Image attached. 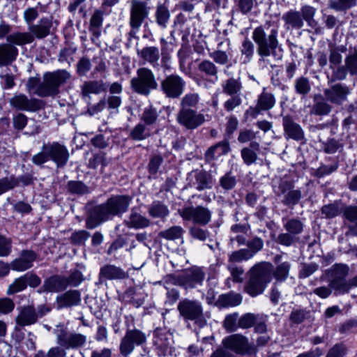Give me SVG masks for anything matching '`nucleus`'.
Instances as JSON below:
<instances>
[{
	"instance_id": "f257e3e1",
	"label": "nucleus",
	"mask_w": 357,
	"mask_h": 357,
	"mask_svg": "<svg viewBox=\"0 0 357 357\" xmlns=\"http://www.w3.org/2000/svg\"><path fill=\"white\" fill-rule=\"evenodd\" d=\"M278 34V26L271 22L256 27L252 32V38L257 45L259 62L264 66H271L268 57L276 54L280 45Z\"/></svg>"
},
{
	"instance_id": "f03ea898",
	"label": "nucleus",
	"mask_w": 357,
	"mask_h": 357,
	"mask_svg": "<svg viewBox=\"0 0 357 357\" xmlns=\"http://www.w3.org/2000/svg\"><path fill=\"white\" fill-rule=\"evenodd\" d=\"M248 280L245 283L244 291L252 297L261 294L271 281V264L259 263L248 272Z\"/></svg>"
},
{
	"instance_id": "7ed1b4c3",
	"label": "nucleus",
	"mask_w": 357,
	"mask_h": 357,
	"mask_svg": "<svg viewBox=\"0 0 357 357\" xmlns=\"http://www.w3.org/2000/svg\"><path fill=\"white\" fill-rule=\"evenodd\" d=\"M69 157V152L65 146L53 142L44 144L41 151L33 156L32 162L36 165H41L52 160L58 167H61L66 165Z\"/></svg>"
},
{
	"instance_id": "20e7f679",
	"label": "nucleus",
	"mask_w": 357,
	"mask_h": 357,
	"mask_svg": "<svg viewBox=\"0 0 357 357\" xmlns=\"http://www.w3.org/2000/svg\"><path fill=\"white\" fill-rule=\"evenodd\" d=\"M71 77L66 70H57L44 74L43 81L38 85L35 93L40 97L52 96L59 93V87Z\"/></svg>"
},
{
	"instance_id": "39448f33",
	"label": "nucleus",
	"mask_w": 357,
	"mask_h": 357,
	"mask_svg": "<svg viewBox=\"0 0 357 357\" xmlns=\"http://www.w3.org/2000/svg\"><path fill=\"white\" fill-rule=\"evenodd\" d=\"M177 310L185 321H193L199 328L206 325L207 321L204 314L202 304L199 301L183 298L178 303Z\"/></svg>"
},
{
	"instance_id": "423d86ee",
	"label": "nucleus",
	"mask_w": 357,
	"mask_h": 357,
	"mask_svg": "<svg viewBox=\"0 0 357 357\" xmlns=\"http://www.w3.org/2000/svg\"><path fill=\"white\" fill-rule=\"evenodd\" d=\"M131 89L138 94L149 96L151 91L157 89L158 84L153 72L142 67L137 70V76L130 80Z\"/></svg>"
},
{
	"instance_id": "0eeeda50",
	"label": "nucleus",
	"mask_w": 357,
	"mask_h": 357,
	"mask_svg": "<svg viewBox=\"0 0 357 357\" xmlns=\"http://www.w3.org/2000/svg\"><path fill=\"white\" fill-rule=\"evenodd\" d=\"M178 213L183 220L203 226L208 225L211 220V211L203 206H184Z\"/></svg>"
},
{
	"instance_id": "6e6552de",
	"label": "nucleus",
	"mask_w": 357,
	"mask_h": 357,
	"mask_svg": "<svg viewBox=\"0 0 357 357\" xmlns=\"http://www.w3.org/2000/svg\"><path fill=\"white\" fill-rule=\"evenodd\" d=\"M57 344L66 349H77L83 347L86 342V337L82 334L70 332L66 328H57L54 330Z\"/></svg>"
},
{
	"instance_id": "1a4fd4ad",
	"label": "nucleus",
	"mask_w": 357,
	"mask_h": 357,
	"mask_svg": "<svg viewBox=\"0 0 357 357\" xmlns=\"http://www.w3.org/2000/svg\"><path fill=\"white\" fill-rule=\"evenodd\" d=\"M146 342V336L142 331L138 329L128 330L121 340L120 353L123 356L128 357L136 346H141Z\"/></svg>"
},
{
	"instance_id": "9d476101",
	"label": "nucleus",
	"mask_w": 357,
	"mask_h": 357,
	"mask_svg": "<svg viewBox=\"0 0 357 357\" xmlns=\"http://www.w3.org/2000/svg\"><path fill=\"white\" fill-rule=\"evenodd\" d=\"M185 82L181 76L172 74L165 77L160 82L163 94L168 98H179L184 92Z\"/></svg>"
},
{
	"instance_id": "9b49d317",
	"label": "nucleus",
	"mask_w": 357,
	"mask_h": 357,
	"mask_svg": "<svg viewBox=\"0 0 357 357\" xmlns=\"http://www.w3.org/2000/svg\"><path fill=\"white\" fill-rule=\"evenodd\" d=\"M222 344L226 349L238 354L250 355L257 352L255 347L249 342L248 339L240 334H234L225 337L222 340Z\"/></svg>"
},
{
	"instance_id": "f8f14e48",
	"label": "nucleus",
	"mask_w": 357,
	"mask_h": 357,
	"mask_svg": "<svg viewBox=\"0 0 357 357\" xmlns=\"http://www.w3.org/2000/svg\"><path fill=\"white\" fill-rule=\"evenodd\" d=\"M177 122L188 130H194L205 121V116L192 109L181 108L176 115Z\"/></svg>"
},
{
	"instance_id": "ddd939ff",
	"label": "nucleus",
	"mask_w": 357,
	"mask_h": 357,
	"mask_svg": "<svg viewBox=\"0 0 357 357\" xmlns=\"http://www.w3.org/2000/svg\"><path fill=\"white\" fill-rule=\"evenodd\" d=\"M348 73L351 75H357V50L350 52L345 57L344 66L333 70V80H344Z\"/></svg>"
},
{
	"instance_id": "4468645a",
	"label": "nucleus",
	"mask_w": 357,
	"mask_h": 357,
	"mask_svg": "<svg viewBox=\"0 0 357 357\" xmlns=\"http://www.w3.org/2000/svg\"><path fill=\"white\" fill-rule=\"evenodd\" d=\"M113 217L106 203L91 208L86 220L88 229H94Z\"/></svg>"
},
{
	"instance_id": "2eb2a0df",
	"label": "nucleus",
	"mask_w": 357,
	"mask_h": 357,
	"mask_svg": "<svg viewBox=\"0 0 357 357\" xmlns=\"http://www.w3.org/2000/svg\"><path fill=\"white\" fill-rule=\"evenodd\" d=\"M148 15L149 11L144 2L139 0H132L130 25L135 32L139 29Z\"/></svg>"
},
{
	"instance_id": "dca6fc26",
	"label": "nucleus",
	"mask_w": 357,
	"mask_h": 357,
	"mask_svg": "<svg viewBox=\"0 0 357 357\" xmlns=\"http://www.w3.org/2000/svg\"><path fill=\"white\" fill-rule=\"evenodd\" d=\"M181 275L182 287L185 289H194L198 285H202L205 278V272L202 268L198 266L188 268Z\"/></svg>"
},
{
	"instance_id": "f3484780",
	"label": "nucleus",
	"mask_w": 357,
	"mask_h": 357,
	"mask_svg": "<svg viewBox=\"0 0 357 357\" xmlns=\"http://www.w3.org/2000/svg\"><path fill=\"white\" fill-rule=\"evenodd\" d=\"M9 103L11 107L22 111L36 112L42 107L41 100L36 98H29L22 93L14 95L10 100Z\"/></svg>"
},
{
	"instance_id": "a211bd4d",
	"label": "nucleus",
	"mask_w": 357,
	"mask_h": 357,
	"mask_svg": "<svg viewBox=\"0 0 357 357\" xmlns=\"http://www.w3.org/2000/svg\"><path fill=\"white\" fill-rule=\"evenodd\" d=\"M324 93L326 100L331 103L340 105L347 100L348 95L350 93L349 88L343 84H335L330 88L325 89Z\"/></svg>"
},
{
	"instance_id": "6ab92c4d",
	"label": "nucleus",
	"mask_w": 357,
	"mask_h": 357,
	"mask_svg": "<svg viewBox=\"0 0 357 357\" xmlns=\"http://www.w3.org/2000/svg\"><path fill=\"white\" fill-rule=\"evenodd\" d=\"M19 312L15 317V330L33 325L38 321V314L36 309L33 305H26L20 307Z\"/></svg>"
},
{
	"instance_id": "aec40b11",
	"label": "nucleus",
	"mask_w": 357,
	"mask_h": 357,
	"mask_svg": "<svg viewBox=\"0 0 357 357\" xmlns=\"http://www.w3.org/2000/svg\"><path fill=\"white\" fill-rule=\"evenodd\" d=\"M275 102V96L268 92L266 88H264L263 91L258 96L255 107L250 108V115L252 117L256 118L261 112L268 111L273 108Z\"/></svg>"
},
{
	"instance_id": "412c9836",
	"label": "nucleus",
	"mask_w": 357,
	"mask_h": 357,
	"mask_svg": "<svg viewBox=\"0 0 357 357\" xmlns=\"http://www.w3.org/2000/svg\"><path fill=\"white\" fill-rule=\"evenodd\" d=\"M131 197L126 195H116L108 199L105 202L112 215H120L127 211Z\"/></svg>"
},
{
	"instance_id": "4be33fe9",
	"label": "nucleus",
	"mask_w": 357,
	"mask_h": 357,
	"mask_svg": "<svg viewBox=\"0 0 357 357\" xmlns=\"http://www.w3.org/2000/svg\"><path fill=\"white\" fill-rule=\"evenodd\" d=\"M137 54L143 64H149L153 68H156L159 66L160 54L157 47H144L141 50H137Z\"/></svg>"
},
{
	"instance_id": "5701e85b",
	"label": "nucleus",
	"mask_w": 357,
	"mask_h": 357,
	"mask_svg": "<svg viewBox=\"0 0 357 357\" xmlns=\"http://www.w3.org/2000/svg\"><path fill=\"white\" fill-rule=\"evenodd\" d=\"M37 254L32 251L22 250L19 258L14 259L11 263V268L17 271H24L33 266V262L36 259Z\"/></svg>"
},
{
	"instance_id": "b1692460",
	"label": "nucleus",
	"mask_w": 357,
	"mask_h": 357,
	"mask_svg": "<svg viewBox=\"0 0 357 357\" xmlns=\"http://www.w3.org/2000/svg\"><path fill=\"white\" fill-rule=\"evenodd\" d=\"M104 13L100 10H96L93 13L89 23V32L91 33L92 42L98 46L100 45V28L102 24Z\"/></svg>"
},
{
	"instance_id": "393cba45",
	"label": "nucleus",
	"mask_w": 357,
	"mask_h": 357,
	"mask_svg": "<svg viewBox=\"0 0 357 357\" xmlns=\"http://www.w3.org/2000/svg\"><path fill=\"white\" fill-rule=\"evenodd\" d=\"M52 25V17H42L37 24H31L29 26V30L33 37L41 39L47 37L50 33Z\"/></svg>"
},
{
	"instance_id": "a878e982",
	"label": "nucleus",
	"mask_w": 357,
	"mask_h": 357,
	"mask_svg": "<svg viewBox=\"0 0 357 357\" xmlns=\"http://www.w3.org/2000/svg\"><path fill=\"white\" fill-rule=\"evenodd\" d=\"M282 125L284 133L289 138L296 141L304 139V132L300 125L294 121L289 116H285L282 118Z\"/></svg>"
},
{
	"instance_id": "bb28decb",
	"label": "nucleus",
	"mask_w": 357,
	"mask_h": 357,
	"mask_svg": "<svg viewBox=\"0 0 357 357\" xmlns=\"http://www.w3.org/2000/svg\"><path fill=\"white\" fill-rule=\"evenodd\" d=\"M173 335L163 328H156L154 331L153 344L161 351H167L173 344Z\"/></svg>"
},
{
	"instance_id": "cd10ccee",
	"label": "nucleus",
	"mask_w": 357,
	"mask_h": 357,
	"mask_svg": "<svg viewBox=\"0 0 357 357\" xmlns=\"http://www.w3.org/2000/svg\"><path fill=\"white\" fill-rule=\"evenodd\" d=\"M107 85L102 80L86 81L81 86V95L83 98H90V95L100 94L106 91Z\"/></svg>"
},
{
	"instance_id": "c85d7f7f",
	"label": "nucleus",
	"mask_w": 357,
	"mask_h": 357,
	"mask_svg": "<svg viewBox=\"0 0 357 357\" xmlns=\"http://www.w3.org/2000/svg\"><path fill=\"white\" fill-rule=\"evenodd\" d=\"M17 55L18 50L15 46L9 43L0 44V66L10 65Z\"/></svg>"
},
{
	"instance_id": "c756f323",
	"label": "nucleus",
	"mask_w": 357,
	"mask_h": 357,
	"mask_svg": "<svg viewBox=\"0 0 357 357\" xmlns=\"http://www.w3.org/2000/svg\"><path fill=\"white\" fill-rule=\"evenodd\" d=\"M81 301L80 292L77 290H70L57 296L56 303L59 309L77 305Z\"/></svg>"
},
{
	"instance_id": "7c9ffc66",
	"label": "nucleus",
	"mask_w": 357,
	"mask_h": 357,
	"mask_svg": "<svg viewBox=\"0 0 357 357\" xmlns=\"http://www.w3.org/2000/svg\"><path fill=\"white\" fill-rule=\"evenodd\" d=\"M68 287L67 279L59 275L52 276L45 280L43 285V291L59 292Z\"/></svg>"
},
{
	"instance_id": "2f4dec72",
	"label": "nucleus",
	"mask_w": 357,
	"mask_h": 357,
	"mask_svg": "<svg viewBox=\"0 0 357 357\" xmlns=\"http://www.w3.org/2000/svg\"><path fill=\"white\" fill-rule=\"evenodd\" d=\"M281 259L282 256L279 255L274 257V262L276 264V267L273 274L275 279L278 282H283L289 277L291 266L289 261H282Z\"/></svg>"
},
{
	"instance_id": "473e14b6",
	"label": "nucleus",
	"mask_w": 357,
	"mask_h": 357,
	"mask_svg": "<svg viewBox=\"0 0 357 357\" xmlns=\"http://www.w3.org/2000/svg\"><path fill=\"white\" fill-rule=\"evenodd\" d=\"M230 150L227 141H223L210 147L205 154L206 160H213L222 155L227 154Z\"/></svg>"
},
{
	"instance_id": "72a5a7b5",
	"label": "nucleus",
	"mask_w": 357,
	"mask_h": 357,
	"mask_svg": "<svg viewBox=\"0 0 357 357\" xmlns=\"http://www.w3.org/2000/svg\"><path fill=\"white\" fill-rule=\"evenodd\" d=\"M6 40L14 46H22L31 43L34 40V37L30 32H15L7 36Z\"/></svg>"
},
{
	"instance_id": "f704fd0d",
	"label": "nucleus",
	"mask_w": 357,
	"mask_h": 357,
	"mask_svg": "<svg viewBox=\"0 0 357 357\" xmlns=\"http://www.w3.org/2000/svg\"><path fill=\"white\" fill-rule=\"evenodd\" d=\"M314 101V103L310 111L311 114L318 116H324L331 112L332 107L324 100L321 95H315Z\"/></svg>"
},
{
	"instance_id": "c9c22d12",
	"label": "nucleus",
	"mask_w": 357,
	"mask_h": 357,
	"mask_svg": "<svg viewBox=\"0 0 357 357\" xmlns=\"http://www.w3.org/2000/svg\"><path fill=\"white\" fill-rule=\"evenodd\" d=\"M196 188L199 191L211 189L213 186L212 176L205 171H199L195 176Z\"/></svg>"
},
{
	"instance_id": "e433bc0d",
	"label": "nucleus",
	"mask_w": 357,
	"mask_h": 357,
	"mask_svg": "<svg viewBox=\"0 0 357 357\" xmlns=\"http://www.w3.org/2000/svg\"><path fill=\"white\" fill-rule=\"evenodd\" d=\"M100 275L107 280H116L125 278L126 273L114 265H106L101 268Z\"/></svg>"
},
{
	"instance_id": "4c0bfd02",
	"label": "nucleus",
	"mask_w": 357,
	"mask_h": 357,
	"mask_svg": "<svg viewBox=\"0 0 357 357\" xmlns=\"http://www.w3.org/2000/svg\"><path fill=\"white\" fill-rule=\"evenodd\" d=\"M241 302L242 297L239 294L230 292L227 294L220 295L217 301V305L222 307H229L237 306Z\"/></svg>"
},
{
	"instance_id": "58836bf2",
	"label": "nucleus",
	"mask_w": 357,
	"mask_h": 357,
	"mask_svg": "<svg viewBox=\"0 0 357 357\" xmlns=\"http://www.w3.org/2000/svg\"><path fill=\"white\" fill-rule=\"evenodd\" d=\"M126 224L128 227L143 229L148 227L151 224V221L147 218L132 210Z\"/></svg>"
},
{
	"instance_id": "ea45409f",
	"label": "nucleus",
	"mask_w": 357,
	"mask_h": 357,
	"mask_svg": "<svg viewBox=\"0 0 357 357\" xmlns=\"http://www.w3.org/2000/svg\"><path fill=\"white\" fill-rule=\"evenodd\" d=\"M224 45L229 47L230 41L227 39L225 41L219 43L218 45V50L210 53V57L214 61V62L222 66L226 65L229 61V55L227 52L220 50L221 47Z\"/></svg>"
},
{
	"instance_id": "a19ab883",
	"label": "nucleus",
	"mask_w": 357,
	"mask_h": 357,
	"mask_svg": "<svg viewBox=\"0 0 357 357\" xmlns=\"http://www.w3.org/2000/svg\"><path fill=\"white\" fill-rule=\"evenodd\" d=\"M346 51L347 47L344 45L330 47L329 67L331 69L340 66L342 61V53H344Z\"/></svg>"
},
{
	"instance_id": "79ce46f5",
	"label": "nucleus",
	"mask_w": 357,
	"mask_h": 357,
	"mask_svg": "<svg viewBox=\"0 0 357 357\" xmlns=\"http://www.w3.org/2000/svg\"><path fill=\"white\" fill-rule=\"evenodd\" d=\"M198 70L206 76L218 80V68L210 60L204 59L198 64Z\"/></svg>"
},
{
	"instance_id": "37998d69",
	"label": "nucleus",
	"mask_w": 357,
	"mask_h": 357,
	"mask_svg": "<svg viewBox=\"0 0 357 357\" xmlns=\"http://www.w3.org/2000/svg\"><path fill=\"white\" fill-rule=\"evenodd\" d=\"M222 91L229 96L238 95L242 89V84L239 78L231 77L222 83Z\"/></svg>"
},
{
	"instance_id": "c03bdc74",
	"label": "nucleus",
	"mask_w": 357,
	"mask_h": 357,
	"mask_svg": "<svg viewBox=\"0 0 357 357\" xmlns=\"http://www.w3.org/2000/svg\"><path fill=\"white\" fill-rule=\"evenodd\" d=\"M282 20L293 29H301L303 26V18L298 11L290 10L282 16Z\"/></svg>"
},
{
	"instance_id": "a18cd8bd",
	"label": "nucleus",
	"mask_w": 357,
	"mask_h": 357,
	"mask_svg": "<svg viewBox=\"0 0 357 357\" xmlns=\"http://www.w3.org/2000/svg\"><path fill=\"white\" fill-rule=\"evenodd\" d=\"M149 214L154 218H163L169 215V209L165 204L155 201L149 206Z\"/></svg>"
},
{
	"instance_id": "49530a36",
	"label": "nucleus",
	"mask_w": 357,
	"mask_h": 357,
	"mask_svg": "<svg viewBox=\"0 0 357 357\" xmlns=\"http://www.w3.org/2000/svg\"><path fill=\"white\" fill-rule=\"evenodd\" d=\"M184 229L181 226H172L159 233V236L167 241H174L182 237Z\"/></svg>"
},
{
	"instance_id": "de8ad7c7",
	"label": "nucleus",
	"mask_w": 357,
	"mask_h": 357,
	"mask_svg": "<svg viewBox=\"0 0 357 357\" xmlns=\"http://www.w3.org/2000/svg\"><path fill=\"white\" fill-rule=\"evenodd\" d=\"M157 109L152 105L145 107L141 115V120L146 125H153L158 119Z\"/></svg>"
},
{
	"instance_id": "09e8293b",
	"label": "nucleus",
	"mask_w": 357,
	"mask_h": 357,
	"mask_svg": "<svg viewBox=\"0 0 357 357\" xmlns=\"http://www.w3.org/2000/svg\"><path fill=\"white\" fill-rule=\"evenodd\" d=\"M170 13L167 7L164 5H159L155 12L156 22L162 27H166L169 20Z\"/></svg>"
},
{
	"instance_id": "8fccbe9b",
	"label": "nucleus",
	"mask_w": 357,
	"mask_h": 357,
	"mask_svg": "<svg viewBox=\"0 0 357 357\" xmlns=\"http://www.w3.org/2000/svg\"><path fill=\"white\" fill-rule=\"evenodd\" d=\"M252 258V255L249 253L247 249H241L232 252L229 255V264H234L243 261H247Z\"/></svg>"
},
{
	"instance_id": "3c124183",
	"label": "nucleus",
	"mask_w": 357,
	"mask_h": 357,
	"mask_svg": "<svg viewBox=\"0 0 357 357\" xmlns=\"http://www.w3.org/2000/svg\"><path fill=\"white\" fill-rule=\"evenodd\" d=\"M68 190L72 194L83 195L89 192V189L82 181H70L68 183Z\"/></svg>"
},
{
	"instance_id": "603ef678",
	"label": "nucleus",
	"mask_w": 357,
	"mask_h": 357,
	"mask_svg": "<svg viewBox=\"0 0 357 357\" xmlns=\"http://www.w3.org/2000/svg\"><path fill=\"white\" fill-rule=\"evenodd\" d=\"M151 135L145 125L138 123L130 132V137L135 140H144Z\"/></svg>"
},
{
	"instance_id": "864d4df0",
	"label": "nucleus",
	"mask_w": 357,
	"mask_h": 357,
	"mask_svg": "<svg viewBox=\"0 0 357 357\" xmlns=\"http://www.w3.org/2000/svg\"><path fill=\"white\" fill-rule=\"evenodd\" d=\"M302 197V192L300 190H291L288 191L282 200V203L288 206L296 205Z\"/></svg>"
},
{
	"instance_id": "5fc2aeb1",
	"label": "nucleus",
	"mask_w": 357,
	"mask_h": 357,
	"mask_svg": "<svg viewBox=\"0 0 357 357\" xmlns=\"http://www.w3.org/2000/svg\"><path fill=\"white\" fill-rule=\"evenodd\" d=\"M295 89L297 93L306 96L311 90V86L308 78L301 77L295 81Z\"/></svg>"
},
{
	"instance_id": "6e6d98bb",
	"label": "nucleus",
	"mask_w": 357,
	"mask_h": 357,
	"mask_svg": "<svg viewBox=\"0 0 357 357\" xmlns=\"http://www.w3.org/2000/svg\"><path fill=\"white\" fill-rule=\"evenodd\" d=\"M330 287L339 294H347L351 289L350 281H347L346 279L338 281H331Z\"/></svg>"
},
{
	"instance_id": "4d7b16f0",
	"label": "nucleus",
	"mask_w": 357,
	"mask_h": 357,
	"mask_svg": "<svg viewBox=\"0 0 357 357\" xmlns=\"http://www.w3.org/2000/svg\"><path fill=\"white\" fill-rule=\"evenodd\" d=\"M356 4V0H331L329 6L337 11L349 9Z\"/></svg>"
},
{
	"instance_id": "13d9d810",
	"label": "nucleus",
	"mask_w": 357,
	"mask_h": 357,
	"mask_svg": "<svg viewBox=\"0 0 357 357\" xmlns=\"http://www.w3.org/2000/svg\"><path fill=\"white\" fill-rule=\"evenodd\" d=\"M285 229L291 234L297 235L301 234L303 229V222L295 218L289 220L284 225Z\"/></svg>"
},
{
	"instance_id": "bf43d9fd",
	"label": "nucleus",
	"mask_w": 357,
	"mask_h": 357,
	"mask_svg": "<svg viewBox=\"0 0 357 357\" xmlns=\"http://www.w3.org/2000/svg\"><path fill=\"white\" fill-rule=\"evenodd\" d=\"M259 319V314H255L252 313H247L243 315L238 321V325L242 328H249L257 323Z\"/></svg>"
},
{
	"instance_id": "052dcab7",
	"label": "nucleus",
	"mask_w": 357,
	"mask_h": 357,
	"mask_svg": "<svg viewBox=\"0 0 357 357\" xmlns=\"http://www.w3.org/2000/svg\"><path fill=\"white\" fill-rule=\"evenodd\" d=\"M342 212L340 204L337 202L325 205L321 208V213L327 218H333Z\"/></svg>"
},
{
	"instance_id": "680f3d73",
	"label": "nucleus",
	"mask_w": 357,
	"mask_h": 357,
	"mask_svg": "<svg viewBox=\"0 0 357 357\" xmlns=\"http://www.w3.org/2000/svg\"><path fill=\"white\" fill-rule=\"evenodd\" d=\"M199 101V96L197 93H188L181 100V108L190 109L195 107Z\"/></svg>"
},
{
	"instance_id": "e2e57ef3",
	"label": "nucleus",
	"mask_w": 357,
	"mask_h": 357,
	"mask_svg": "<svg viewBox=\"0 0 357 357\" xmlns=\"http://www.w3.org/2000/svg\"><path fill=\"white\" fill-rule=\"evenodd\" d=\"M189 234L192 238L200 241H205L210 236L208 230L204 229L198 226L194 225L189 228Z\"/></svg>"
},
{
	"instance_id": "0e129e2a",
	"label": "nucleus",
	"mask_w": 357,
	"mask_h": 357,
	"mask_svg": "<svg viewBox=\"0 0 357 357\" xmlns=\"http://www.w3.org/2000/svg\"><path fill=\"white\" fill-rule=\"evenodd\" d=\"M159 284L163 283V285L165 289H172L171 286H180L182 287V280L181 275L178 274H169L167 275L162 280V281H160Z\"/></svg>"
},
{
	"instance_id": "69168bd1",
	"label": "nucleus",
	"mask_w": 357,
	"mask_h": 357,
	"mask_svg": "<svg viewBox=\"0 0 357 357\" xmlns=\"http://www.w3.org/2000/svg\"><path fill=\"white\" fill-rule=\"evenodd\" d=\"M349 268L347 266L340 264L335 266L333 269L332 279L331 281H338L346 279L349 275Z\"/></svg>"
},
{
	"instance_id": "338daca9",
	"label": "nucleus",
	"mask_w": 357,
	"mask_h": 357,
	"mask_svg": "<svg viewBox=\"0 0 357 357\" xmlns=\"http://www.w3.org/2000/svg\"><path fill=\"white\" fill-rule=\"evenodd\" d=\"M241 52L242 56L244 57V62L247 63L250 61L254 54V44L252 42L245 38L242 43Z\"/></svg>"
},
{
	"instance_id": "774afa93",
	"label": "nucleus",
	"mask_w": 357,
	"mask_h": 357,
	"mask_svg": "<svg viewBox=\"0 0 357 357\" xmlns=\"http://www.w3.org/2000/svg\"><path fill=\"white\" fill-rule=\"evenodd\" d=\"M219 183L221 188L225 190H230L235 187L236 184V179L231 172H227L224 176L220 177Z\"/></svg>"
}]
</instances>
